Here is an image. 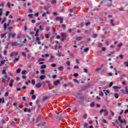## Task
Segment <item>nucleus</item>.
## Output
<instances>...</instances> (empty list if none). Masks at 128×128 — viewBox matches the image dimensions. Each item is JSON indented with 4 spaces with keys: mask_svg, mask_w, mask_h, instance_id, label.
I'll return each instance as SVG.
<instances>
[{
    "mask_svg": "<svg viewBox=\"0 0 128 128\" xmlns=\"http://www.w3.org/2000/svg\"><path fill=\"white\" fill-rule=\"evenodd\" d=\"M2 60L0 62V66H2V64H4V62H8V60Z\"/></svg>",
    "mask_w": 128,
    "mask_h": 128,
    "instance_id": "25",
    "label": "nucleus"
},
{
    "mask_svg": "<svg viewBox=\"0 0 128 128\" xmlns=\"http://www.w3.org/2000/svg\"><path fill=\"white\" fill-rule=\"evenodd\" d=\"M41 74H44V72H46V71L44 70H42L40 71Z\"/></svg>",
    "mask_w": 128,
    "mask_h": 128,
    "instance_id": "47",
    "label": "nucleus"
},
{
    "mask_svg": "<svg viewBox=\"0 0 128 128\" xmlns=\"http://www.w3.org/2000/svg\"><path fill=\"white\" fill-rule=\"evenodd\" d=\"M118 10L120 11H122L124 10V7H121L120 8H118Z\"/></svg>",
    "mask_w": 128,
    "mask_h": 128,
    "instance_id": "42",
    "label": "nucleus"
},
{
    "mask_svg": "<svg viewBox=\"0 0 128 128\" xmlns=\"http://www.w3.org/2000/svg\"><path fill=\"white\" fill-rule=\"evenodd\" d=\"M8 22H9V24H14V20H9Z\"/></svg>",
    "mask_w": 128,
    "mask_h": 128,
    "instance_id": "22",
    "label": "nucleus"
},
{
    "mask_svg": "<svg viewBox=\"0 0 128 128\" xmlns=\"http://www.w3.org/2000/svg\"><path fill=\"white\" fill-rule=\"evenodd\" d=\"M86 116H87L86 114H84L83 116V118H84V120H86Z\"/></svg>",
    "mask_w": 128,
    "mask_h": 128,
    "instance_id": "58",
    "label": "nucleus"
},
{
    "mask_svg": "<svg viewBox=\"0 0 128 128\" xmlns=\"http://www.w3.org/2000/svg\"><path fill=\"white\" fill-rule=\"evenodd\" d=\"M2 124H6V121L4 120H2Z\"/></svg>",
    "mask_w": 128,
    "mask_h": 128,
    "instance_id": "53",
    "label": "nucleus"
},
{
    "mask_svg": "<svg viewBox=\"0 0 128 128\" xmlns=\"http://www.w3.org/2000/svg\"><path fill=\"white\" fill-rule=\"evenodd\" d=\"M36 96L35 95H33L32 96V100H36Z\"/></svg>",
    "mask_w": 128,
    "mask_h": 128,
    "instance_id": "63",
    "label": "nucleus"
},
{
    "mask_svg": "<svg viewBox=\"0 0 128 128\" xmlns=\"http://www.w3.org/2000/svg\"><path fill=\"white\" fill-rule=\"evenodd\" d=\"M18 60H20V56H18V58H15L14 62H13V64H16V62H18Z\"/></svg>",
    "mask_w": 128,
    "mask_h": 128,
    "instance_id": "12",
    "label": "nucleus"
},
{
    "mask_svg": "<svg viewBox=\"0 0 128 128\" xmlns=\"http://www.w3.org/2000/svg\"><path fill=\"white\" fill-rule=\"evenodd\" d=\"M42 86V84L40 82H39L36 84V86L37 88H40Z\"/></svg>",
    "mask_w": 128,
    "mask_h": 128,
    "instance_id": "8",
    "label": "nucleus"
},
{
    "mask_svg": "<svg viewBox=\"0 0 128 128\" xmlns=\"http://www.w3.org/2000/svg\"><path fill=\"white\" fill-rule=\"evenodd\" d=\"M87 126H88V123H84V128H87Z\"/></svg>",
    "mask_w": 128,
    "mask_h": 128,
    "instance_id": "57",
    "label": "nucleus"
},
{
    "mask_svg": "<svg viewBox=\"0 0 128 128\" xmlns=\"http://www.w3.org/2000/svg\"><path fill=\"white\" fill-rule=\"evenodd\" d=\"M114 84V82H111L109 84H108V86L109 88H112V85Z\"/></svg>",
    "mask_w": 128,
    "mask_h": 128,
    "instance_id": "38",
    "label": "nucleus"
},
{
    "mask_svg": "<svg viewBox=\"0 0 128 128\" xmlns=\"http://www.w3.org/2000/svg\"><path fill=\"white\" fill-rule=\"evenodd\" d=\"M124 64L126 66H128V62H124Z\"/></svg>",
    "mask_w": 128,
    "mask_h": 128,
    "instance_id": "64",
    "label": "nucleus"
},
{
    "mask_svg": "<svg viewBox=\"0 0 128 128\" xmlns=\"http://www.w3.org/2000/svg\"><path fill=\"white\" fill-rule=\"evenodd\" d=\"M102 112H104V116H108V111H106V110H104L103 108H102L100 111V116H102Z\"/></svg>",
    "mask_w": 128,
    "mask_h": 128,
    "instance_id": "1",
    "label": "nucleus"
},
{
    "mask_svg": "<svg viewBox=\"0 0 128 128\" xmlns=\"http://www.w3.org/2000/svg\"><path fill=\"white\" fill-rule=\"evenodd\" d=\"M6 19L5 18L2 20V24H4L6 22Z\"/></svg>",
    "mask_w": 128,
    "mask_h": 128,
    "instance_id": "48",
    "label": "nucleus"
},
{
    "mask_svg": "<svg viewBox=\"0 0 128 128\" xmlns=\"http://www.w3.org/2000/svg\"><path fill=\"white\" fill-rule=\"evenodd\" d=\"M58 70H64V67L62 66H60V67H58Z\"/></svg>",
    "mask_w": 128,
    "mask_h": 128,
    "instance_id": "29",
    "label": "nucleus"
},
{
    "mask_svg": "<svg viewBox=\"0 0 128 128\" xmlns=\"http://www.w3.org/2000/svg\"><path fill=\"white\" fill-rule=\"evenodd\" d=\"M18 52H12L10 54V56L12 57L14 56H18Z\"/></svg>",
    "mask_w": 128,
    "mask_h": 128,
    "instance_id": "13",
    "label": "nucleus"
},
{
    "mask_svg": "<svg viewBox=\"0 0 128 128\" xmlns=\"http://www.w3.org/2000/svg\"><path fill=\"white\" fill-rule=\"evenodd\" d=\"M114 96L116 98H118V94L116 93L114 94Z\"/></svg>",
    "mask_w": 128,
    "mask_h": 128,
    "instance_id": "34",
    "label": "nucleus"
},
{
    "mask_svg": "<svg viewBox=\"0 0 128 128\" xmlns=\"http://www.w3.org/2000/svg\"><path fill=\"white\" fill-rule=\"evenodd\" d=\"M45 37H46V38H50V34H45Z\"/></svg>",
    "mask_w": 128,
    "mask_h": 128,
    "instance_id": "43",
    "label": "nucleus"
},
{
    "mask_svg": "<svg viewBox=\"0 0 128 128\" xmlns=\"http://www.w3.org/2000/svg\"><path fill=\"white\" fill-rule=\"evenodd\" d=\"M40 80H44V78H46V76L42 75L40 76Z\"/></svg>",
    "mask_w": 128,
    "mask_h": 128,
    "instance_id": "24",
    "label": "nucleus"
},
{
    "mask_svg": "<svg viewBox=\"0 0 128 128\" xmlns=\"http://www.w3.org/2000/svg\"><path fill=\"white\" fill-rule=\"evenodd\" d=\"M6 33H4V34H2L1 35V37L4 38L5 36V38H6Z\"/></svg>",
    "mask_w": 128,
    "mask_h": 128,
    "instance_id": "31",
    "label": "nucleus"
},
{
    "mask_svg": "<svg viewBox=\"0 0 128 128\" xmlns=\"http://www.w3.org/2000/svg\"><path fill=\"white\" fill-rule=\"evenodd\" d=\"M2 102V104L4 103V98L2 99L0 98V104Z\"/></svg>",
    "mask_w": 128,
    "mask_h": 128,
    "instance_id": "30",
    "label": "nucleus"
},
{
    "mask_svg": "<svg viewBox=\"0 0 128 128\" xmlns=\"http://www.w3.org/2000/svg\"><path fill=\"white\" fill-rule=\"evenodd\" d=\"M18 108H22V106L19 105V106H16V108L15 110H18Z\"/></svg>",
    "mask_w": 128,
    "mask_h": 128,
    "instance_id": "45",
    "label": "nucleus"
},
{
    "mask_svg": "<svg viewBox=\"0 0 128 128\" xmlns=\"http://www.w3.org/2000/svg\"><path fill=\"white\" fill-rule=\"evenodd\" d=\"M2 82H4V84H5V82H6V78H2Z\"/></svg>",
    "mask_w": 128,
    "mask_h": 128,
    "instance_id": "60",
    "label": "nucleus"
},
{
    "mask_svg": "<svg viewBox=\"0 0 128 128\" xmlns=\"http://www.w3.org/2000/svg\"><path fill=\"white\" fill-rule=\"evenodd\" d=\"M21 70H22L20 68H18V70H16V72L17 74H20V72Z\"/></svg>",
    "mask_w": 128,
    "mask_h": 128,
    "instance_id": "40",
    "label": "nucleus"
},
{
    "mask_svg": "<svg viewBox=\"0 0 128 128\" xmlns=\"http://www.w3.org/2000/svg\"><path fill=\"white\" fill-rule=\"evenodd\" d=\"M24 112H30V109H28V108H25L24 109Z\"/></svg>",
    "mask_w": 128,
    "mask_h": 128,
    "instance_id": "14",
    "label": "nucleus"
},
{
    "mask_svg": "<svg viewBox=\"0 0 128 128\" xmlns=\"http://www.w3.org/2000/svg\"><path fill=\"white\" fill-rule=\"evenodd\" d=\"M7 6H8V8H10V2L7 3Z\"/></svg>",
    "mask_w": 128,
    "mask_h": 128,
    "instance_id": "54",
    "label": "nucleus"
},
{
    "mask_svg": "<svg viewBox=\"0 0 128 128\" xmlns=\"http://www.w3.org/2000/svg\"><path fill=\"white\" fill-rule=\"evenodd\" d=\"M10 124H11V126H14L16 124V122H14L12 121V122H11Z\"/></svg>",
    "mask_w": 128,
    "mask_h": 128,
    "instance_id": "50",
    "label": "nucleus"
},
{
    "mask_svg": "<svg viewBox=\"0 0 128 128\" xmlns=\"http://www.w3.org/2000/svg\"><path fill=\"white\" fill-rule=\"evenodd\" d=\"M32 16H34V14H28V16L30 17V18H32Z\"/></svg>",
    "mask_w": 128,
    "mask_h": 128,
    "instance_id": "52",
    "label": "nucleus"
},
{
    "mask_svg": "<svg viewBox=\"0 0 128 128\" xmlns=\"http://www.w3.org/2000/svg\"><path fill=\"white\" fill-rule=\"evenodd\" d=\"M106 6H108V8H110V6H112V2H110L109 4H107Z\"/></svg>",
    "mask_w": 128,
    "mask_h": 128,
    "instance_id": "39",
    "label": "nucleus"
},
{
    "mask_svg": "<svg viewBox=\"0 0 128 128\" xmlns=\"http://www.w3.org/2000/svg\"><path fill=\"white\" fill-rule=\"evenodd\" d=\"M46 84H48L49 86H52V84H50V81H46Z\"/></svg>",
    "mask_w": 128,
    "mask_h": 128,
    "instance_id": "35",
    "label": "nucleus"
},
{
    "mask_svg": "<svg viewBox=\"0 0 128 128\" xmlns=\"http://www.w3.org/2000/svg\"><path fill=\"white\" fill-rule=\"evenodd\" d=\"M39 32H40V30H38V29L36 30V33L35 34V36H38V33Z\"/></svg>",
    "mask_w": 128,
    "mask_h": 128,
    "instance_id": "21",
    "label": "nucleus"
},
{
    "mask_svg": "<svg viewBox=\"0 0 128 128\" xmlns=\"http://www.w3.org/2000/svg\"><path fill=\"white\" fill-rule=\"evenodd\" d=\"M78 76V74H74V76H75V78H77V76Z\"/></svg>",
    "mask_w": 128,
    "mask_h": 128,
    "instance_id": "62",
    "label": "nucleus"
},
{
    "mask_svg": "<svg viewBox=\"0 0 128 128\" xmlns=\"http://www.w3.org/2000/svg\"><path fill=\"white\" fill-rule=\"evenodd\" d=\"M73 81L74 82H76V84H79V82L78 80L76 79H74Z\"/></svg>",
    "mask_w": 128,
    "mask_h": 128,
    "instance_id": "41",
    "label": "nucleus"
},
{
    "mask_svg": "<svg viewBox=\"0 0 128 128\" xmlns=\"http://www.w3.org/2000/svg\"><path fill=\"white\" fill-rule=\"evenodd\" d=\"M11 45L12 46H18V44L16 42H12L11 43Z\"/></svg>",
    "mask_w": 128,
    "mask_h": 128,
    "instance_id": "27",
    "label": "nucleus"
},
{
    "mask_svg": "<svg viewBox=\"0 0 128 128\" xmlns=\"http://www.w3.org/2000/svg\"><path fill=\"white\" fill-rule=\"evenodd\" d=\"M82 40V36H78L76 38V40H78V42H80V40Z\"/></svg>",
    "mask_w": 128,
    "mask_h": 128,
    "instance_id": "11",
    "label": "nucleus"
},
{
    "mask_svg": "<svg viewBox=\"0 0 128 128\" xmlns=\"http://www.w3.org/2000/svg\"><path fill=\"white\" fill-rule=\"evenodd\" d=\"M14 86V80H11L9 84V86L10 88H12Z\"/></svg>",
    "mask_w": 128,
    "mask_h": 128,
    "instance_id": "17",
    "label": "nucleus"
},
{
    "mask_svg": "<svg viewBox=\"0 0 128 128\" xmlns=\"http://www.w3.org/2000/svg\"><path fill=\"white\" fill-rule=\"evenodd\" d=\"M118 120L121 123V124H124L126 122L125 120H122V117L120 116H118Z\"/></svg>",
    "mask_w": 128,
    "mask_h": 128,
    "instance_id": "2",
    "label": "nucleus"
},
{
    "mask_svg": "<svg viewBox=\"0 0 128 128\" xmlns=\"http://www.w3.org/2000/svg\"><path fill=\"white\" fill-rule=\"evenodd\" d=\"M100 120L104 122V124H106V119L104 118V117H102L100 118Z\"/></svg>",
    "mask_w": 128,
    "mask_h": 128,
    "instance_id": "15",
    "label": "nucleus"
},
{
    "mask_svg": "<svg viewBox=\"0 0 128 128\" xmlns=\"http://www.w3.org/2000/svg\"><path fill=\"white\" fill-rule=\"evenodd\" d=\"M56 118H57V120H58L60 122H62V116L60 115V114H58L56 116Z\"/></svg>",
    "mask_w": 128,
    "mask_h": 128,
    "instance_id": "7",
    "label": "nucleus"
},
{
    "mask_svg": "<svg viewBox=\"0 0 128 128\" xmlns=\"http://www.w3.org/2000/svg\"><path fill=\"white\" fill-rule=\"evenodd\" d=\"M47 98H48V96H44L42 98V101L44 102V101L46 100Z\"/></svg>",
    "mask_w": 128,
    "mask_h": 128,
    "instance_id": "26",
    "label": "nucleus"
},
{
    "mask_svg": "<svg viewBox=\"0 0 128 128\" xmlns=\"http://www.w3.org/2000/svg\"><path fill=\"white\" fill-rule=\"evenodd\" d=\"M110 24H111V26H114V20H110Z\"/></svg>",
    "mask_w": 128,
    "mask_h": 128,
    "instance_id": "19",
    "label": "nucleus"
},
{
    "mask_svg": "<svg viewBox=\"0 0 128 128\" xmlns=\"http://www.w3.org/2000/svg\"><path fill=\"white\" fill-rule=\"evenodd\" d=\"M90 48H86L84 49V52H88V50H89Z\"/></svg>",
    "mask_w": 128,
    "mask_h": 128,
    "instance_id": "28",
    "label": "nucleus"
},
{
    "mask_svg": "<svg viewBox=\"0 0 128 128\" xmlns=\"http://www.w3.org/2000/svg\"><path fill=\"white\" fill-rule=\"evenodd\" d=\"M16 36V34L9 33L8 38H14Z\"/></svg>",
    "mask_w": 128,
    "mask_h": 128,
    "instance_id": "6",
    "label": "nucleus"
},
{
    "mask_svg": "<svg viewBox=\"0 0 128 128\" xmlns=\"http://www.w3.org/2000/svg\"><path fill=\"white\" fill-rule=\"evenodd\" d=\"M124 56L122 54H120L119 56V58H122V60L124 58Z\"/></svg>",
    "mask_w": 128,
    "mask_h": 128,
    "instance_id": "55",
    "label": "nucleus"
},
{
    "mask_svg": "<svg viewBox=\"0 0 128 128\" xmlns=\"http://www.w3.org/2000/svg\"><path fill=\"white\" fill-rule=\"evenodd\" d=\"M52 14L53 16H56L57 13H56V12H52Z\"/></svg>",
    "mask_w": 128,
    "mask_h": 128,
    "instance_id": "61",
    "label": "nucleus"
},
{
    "mask_svg": "<svg viewBox=\"0 0 128 128\" xmlns=\"http://www.w3.org/2000/svg\"><path fill=\"white\" fill-rule=\"evenodd\" d=\"M90 22H88L84 24V25L86 26H90Z\"/></svg>",
    "mask_w": 128,
    "mask_h": 128,
    "instance_id": "32",
    "label": "nucleus"
},
{
    "mask_svg": "<svg viewBox=\"0 0 128 128\" xmlns=\"http://www.w3.org/2000/svg\"><path fill=\"white\" fill-rule=\"evenodd\" d=\"M40 120H42V118L40 116H38L36 119V122L37 124H38Z\"/></svg>",
    "mask_w": 128,
    "mask_h": 128,
    "instance_id": "10",
    "label": "nucleus"
},
{
    "mask_svg": "<svg viewBox=\"0 0 128 128\" xmlns=\"http://www.w3.org/2000/svg\"><path fill=\"white\" fill-rule=\"evenodd\" d=\"M60 84V80H58L54 82V86H58Z\"/></svg>",
    "mask_w": 128,
    "mask_h": 128,
    "instance_id": "16",
    "label": "nucleus"
},
{
    "mask_svg": "<svg viewBox=\"0 0 128 128\" xmlns=\"http://www.w3.org/2000/svg\"><path fill=\"white\" fill-rule=\"evenodd\" d=\"M46 68V64H42L40 66V68L42 70H44V68Z\"/></svg>",
    "mask_w": 128,
    "mask_h": 128,
    "instance_id": "23",
    "label": "nucleus"
},
{
    "mask_svg": "<svg viewBox=\"0 0 128 128\" xmlns=\"http://www.w3.org/2000/svg\"><path fill=\"white\" fill-rule=\"evenodd\" d=\"M121 46H122V44L120 43L118 44V48H120Z\"/></svg>",
    "mask_w": 128,
    "mask_h": 128,
    "instance_id": "56",
    "label": "nucleus"
},
{
    "mask_svg": "<svg viewBox=\"0 0 128 128\" xmlns=\"http://www.w3.org/2000/svg\"><path fill=\"white\" fill-rule=\"evenodd\" d=\"M2 15V9L0 8V16Z\"/></svg>",
    "mask_w": 128,
    "mask_h": 128,
    "instance_id": "51",
    "label": "nucleus"
},
{
    "mask_svg": "<svg viewBox=\"0 0 128 128\" xmlns=\"http://www.w3.org/2000/svg\"><path fill=\"white\" fill-rule=\"evenodd\" d=\"M10 22L8 21V24H6V23H4V30H6V26H10Z\"/></svg>",
    "mask_w": 128,
    "mask_h": 128,
    "instance_id": "4",
    "label": "nucleus"
},
{
    "mask_svg": "<svg viewBox=\"0 0 128 128\" xmlns=\"http://www.w3.org/2000/svg\"><path fill=\"white\" fill-rule=\"evenodd\" d=\"M110 112L111 113V114H112V116H114V112H112V110H110Z\"/></svg>",
    "mask_w": 128,
    "mask_h": 128,
    "instance_id": "49",
    "label": "nucleus"
},
{
    "mask_svg": "<svg viewBox=\"0 0 128 128\" xmlns=\"http://www.w3.org/2000/svg\"><path fill=\"white\" fill-rule=\"evenodd\" d=\"M122 94H128V87L126 86L124 88V90L122 92Z\"/></svg>",
    "mask_w": 128,
    "mask_h": 128,
    "instance_id": "3",
    "label": "nucleus"
},
{
    "mask_svg": "<svg viewBox=\"0 0 128 128\" xmlns=\"http://www.w3.org/2000/svg\"><path fill=\"white\" fill-rule=\"evenodd\" d=\"M102 52H106V48L103 47L102 48Z\"/></svg>",
    "mask_w": 128,
    "mask_h": 128,
    "instance_id": "46",
    "label": "nucleus"
},
{
    "mask_svg": "<svg viewBox=\"0 0 128 128\" xmlns=\"http://www.w3.org/2000/svg\"><path fill=\"white\" fill-rule=\"evenodd\" d=\"M31 82H32V84H33V85L36 84V80H32L31 81Z\"/></svg>",
    "mask_w": 128,
    "mask_h": 128,
    "instance_id": "37",
    "label": "nucleus"
},
{
    "mask_svg": "<svg viewBox=\"0 0 128 128\" xmlns=\"http://www.w3.org/2000/svg\"><path fill=\"white\" fill-rule=\"evenodd\" d=\"M61 36L63 38H66V33H62L61 34Z\"/></svg>",
    "mask_w": 128,
    "mask_h": 128,
    "instance_id": "18",
    "label": "nucleus"
},
{
    "mask_svg": "<svg viewBox=\"0 0 128 128\" xmlns=\"http://www.w3.org/2000/svg\"><path fill=\"white\" fill-rule=\"evenodd\" d=\"M104 94L106 96H108V94H110V90H106V92Z\"/></svg>",
    "mask_w": 128,
    "mask_h": 128,
    "instance_id": "33",
    "label": "nucleus"
},
{
    "mask_svg": "<svg viewBox=\"0 0 128 128\" xmlns=\"http://www.w3.org/2000/svg\"><path fill=\"white\" fill-rule=\"evenodd\" d=\"M28 58L29 60H34V58L32 57L30 54H28Z\"/></svg>",
    "mask_w": 128,
    "mask_h": 128,
    "instance_id": "20",
    "label": "nucleus"
},
{
    "mask_svg": "<svg viewBox=\"0 0 128 128\" xmlns=\"http://www.w3.org/2000/svg\"><path fill=\"white\" fill-rule=\"evenodd\" d=\"M108 76H112V74L110 72H108Z\"/></svg>",
    "mask_w": 128,
    "mask_h": 128,
    "instance_id": "59",
    "label": "nucleus"
},
{
    "mask_svg": "<svg viewBox=\"0 0 128 128\" xmlns=\"http://www.w3.org/2000/svg\"><path fill=\"white\" fill-rule=\"evenodd\" d=\"M50 2L52 4H56V0H50Z\"/></svg>",
    "mask_w": 128,
    "mask_h": 128,
    "instance_id": "9",
    "label": "nucleus"
},
{
    "mask_svg": "<svg viewBox=\"0 0 128 128\" xmlns=\"http://www.w3.org/2000/svg\"><path fill=\"white\" fill-rule=\"evenodd\" d=\"M2 73L3 74H6V68L3 69Z\"/></svg>",
    "mask_w": 128,
    "mask_h": 128,
    "instance_id": "36",
    "label": "nucleus"
},
{
    "mask_svg": "<svg viewBox=\"0 0 128 128\" xmlns=\"http://www.w3.org/2000/svg\"><path fill=\"white\" fill-rule=\"evenodd\" d=\"M99 95H100V96H104V92H99Z\"/></svg>",
    "mask_w": 128,
    "mask_h": 128,
    "instance_id": "44",
    "label": "nucleus"
},
{
    "mask_svg": "<svg viewBox=\"0 0 128 128\" xmlns=\"http://www.w3.org/2000/svg\"><path fill=\"white\" fill-rule=\"evenodd\" d=\"M56 20H60V24H62V21L64 20V18H60V17H56Z\"/></svg>",
    "mask_w": 128,
    "mask_h": 128,
    "instance_id": "5",
    "label": "nucleus"
}]
</instances>
